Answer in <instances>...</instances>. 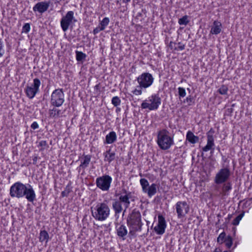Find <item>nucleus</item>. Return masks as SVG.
<instances>
[{"mask_svg":"<svg viewBox=\"0 0 252 252\" xmlns=\"http://www.w3.org/2000/svg\"><path fill=\"white\" fill-rule=\"evenodd\" d=\"M11 197L17 198L25 197L30 202L36 199V194L32 187L30 184H24L20 182L15 183L10 188Z\"/></svg>","mask_w":252,"mask_h":252,"instance_id":"obj_1","label":"nucleus"},{"mask_svg":"<svg viewBox=\"0 0 252 252\" xmlns=\"http://www.w3.org/2000/svg\"><path fill=\"white\" fill-rule=\"evenodd\" d=\"M157 143L160 149L167 150L174 145V138L166 129L163 128L158 132Z\"/></svg>","mask_w":252,"mask_h":252,"instance_id":"obj_2","label":"nucleus"},{"mask_svg":"<svg viewBox=\"0 0 252 252\" xmlns=\"http://www.w3.org/2000/svg\"><path fill=\"white\" fill-rule=\"evenodd\" d=\"M91 213L95 220L104 221L109 217L110 209L107 202L98 203L95 207L91 208Z\"/></svg>","mask_w":252,"mask_h":252,"instance_id":"obj_3","label":"nucleus"},{"mask_svg":"<svg viewBox=\"0 0 252 252\" xmlns=\"http://www.w3.org/2000/svg\"><path fill=\"white\" fill-rule=\"evenodd\" d=\"M127 224L132 229L129 233L132 234L133 232L141 231L143 223L141 221V216L140 212L134 209L128 215L127 219Z\"/></svg>","mask_w":252,"mask_h":252,"instance_id":"obj_4","label":"nucleus"},{"mask_svg":"<svg viewBox=\"0 0 252 252\" xmlns=\"http://www.w3.org/2000/svg\"><path fill=\"white\" fill-rule=\"evenodd\" d=\"M161 101L158 94H152L147 99L143 101L141 107L142 109H148L149 110H157L160 105Z\"/></svg>","mask_w":252,"mask_h":252,"instance_id":"obj_5","label":"nucleus"},{"mask_svg":"<svg viewBox=\"0 0 252 252\" xmlns=\"http://www.w3.org/2000/svg\"><path fill=\"white\" fill-rule=\"evenodd\" d=\"M64 102V94L63 89L55 90L51 96V104L55 107H60Z\"/></svg>","mask_w":252,"mask_h":252,"instance_id":"obj_6","label":"nucleus"},{"mask_svg":"<svg viewBox=\"0 0 252 252\" xmlns=\"http://www.w3.org/2000/svg\"><path fill=\"white\" fill-rule=\"evenodd\" d=\"M231 176V171L228 167L222 168L219 170L214 178V182L217 185L227 182Z\"/></svg>","mask_w":252,"mask_h":252,"instance_id":"obj_7","label":"nucleus"},{"mask_svg":"<svg viewBox=\"0 0 252 252\" xmlns=\"http://www.w3.org/2000/svg\"><path fill=\"white\" fill-rule=\"evenodd\" d=\"M139 84L137 88H147L151 86L154 82V78L152 75L149 73H143L137 78Z\"/></svg>","mask_w":252,"mask_h":252,"instance_id":"obj_8","label":"nucleus"},{"mask_svg":"<svg viewBox=\"0 0 252 252\" xmlns=\"http://www.w3.org/2000/svg\"><path fill=\"white\" fill-rule=\"evenodd\" d=\"M112 181V179L109 175H105L96 178V185L102 191H108L110 188Z\"/></svg>","mask_w":252,"mask_h":252,"instance_id":"obj_9","label":"nucleus"},{"mask_svg":"<svg viewBox=\"0 0 252 252\" xmlns=\"http://www.w3.org/2000/svg\"><path fill=\"white\" fill-rule=\"evenodd\" d=\"M140 183L142 187L143 192L148 194L149 197L154 195L157 192V185L156 184H152L149 186L148 180L145 178H142L140 180Z\"/></svg>","mask_w":252,"mask_h":252,"instance_id":"obj_10","label":"nucleus"},{"mask_svg":"<svg viewBox=\"0 0 252 252\" xmlns=\"http://www.w3.org/2000/svg\"><path fill=\"white\" fill-rule=\"evenodd\" d=\"M76 22L74 16V12L72 11H68L64 16L61 20V26L63 32H66L70 25Z\"/></svg>","mask_w":252,"mask_h":252,"instance_id":"obj_11","label":"nucleus"},{"mask_svg":"<svg viewBox=\"0 0 252 252\" xmlns=\"http://www.w3.org/2000/svg\"><path fill=\"white\" fill-rule=\"evenodd\" d=\"M33 82V84L31 86H27L25 89L26 95L30 99L33 98L39 92L41 84L40 81L38 78L34 79Z\"/></svg>","mask_w":252,"mask_h":252,"instance_id":"obj_12","label":"nucleus"},{"mask_svg":"<svg viewBox=\"0 0 252 252\" xmlns=\"http://www.w3.org/2000/svg\"><path fill=\"white\" fill-rule=\"evenodd\" d=\"M176 211L179 219H181L186 216L189 211V204L186 201H178L176 203Z\"/></svg>","mask_w":252,"mask_h":252,"instance_id":"obj_13","label":"nucleus"},{"mask_svg":"<svg viewBox=\"0 0 252 252\" xmlns=\"http://www.w3.org/2000/svg\"><path fill=\"white\" fill-rule=\"evenodd\" d=\"M214 131L211 128L207 133V144L205 146L202 148V151L203 152H208L211 151V153L214 152L215 150V143L214 138Z\"/></svg>","mask_w":252,"mask_h":252,"instance_id":"obj_14","label":"nucleus"},{"mask_svg":"<svg viewBox=\"0 0 252 252\" xmlns=\"http://www.w3.org/2000/svg\"><path fill=\"white\" fill-rule=\"evenodd\" d=\"M214 131L211 128L207 133V144L205 146L202 148V151L203 152H208L211 151V153L214 152L215 150V143L214 138Z\"/></svg>","mask_w":252,"mask_h":252,"instance_id":"obj_15","label":"nucleus"},{"mask_svg":"<svg viewBox=\"0 0 252 252\" xmlns=\"http://www.w3.org/2000/svg\"><path fill=\"white\" fill-rule=\"evenodd\" d=\"M166 227V221L162 215L158 216V225L155 226L154 230L158 235L163 234Z\"/></svg>","mask_w":252,"mask_h":252,"instance_id":"obj_16","label":"nucleus"},{"mask_svg":"<svg viewBox=\"0 0 252 252\" xmlns=\"http://www.w3.org/2000/svg\"><path fill=\"white\" fill-rule=\"evenodd\" d=\"M50 4V1L38 2L33 7V11L34 12H38L40 14H42L48 10Z\"/></svg>","mask_w":252,"mask_h":252,"instance_id":"obj_17","label":"nucleus"},{"mask_svg":"<svg viewBox=\"0 0 252 252\" xmlns=\"http://www.w3.org/2000/svg\"><path fill=\"white\" fill-rule=\"evenodd\" d=\"M126 194H121L119 198V201L121 203L124 205L125 207V211L129 207L130 205V198H131V192L127 193L126 191L125 190Z\"/></svg>","mask_w":252,"mask_h":252,"instance_id":"obj_18","label":"nucleus"},{"mask_svg":"<svg viewBox=\"0 0 252 252\" xmlns=\"http://www.w3.org/2000/svg\"><path fill=\"white\" fill-rule=\"evenodd\" d=\"M116 230L118 236L125 240L127 234L126 227L124 224H117L116 225Z\"/></svg>","mask_w":252,"mask_h":252,"instance_id":"obj_19","label":"nucleus"},{"mask_svg":"<svg viewBox=\"0 0 252 252\" xmlns=\"http://www.w3.org/2000/svg\"><path fill=\"white\" fill-rule=\"evenodd\" d=\"M222 24L218 21H214L211 28L210 33L218 34L221 32Z\"/></svg>","mask_w":252,"mask_h":252,"instance_id":"obj_20","label":"nucleus"},{"mask_svg":"<svg viewBox=\"0 0 252 252\" xmlns=\"http://www.w3.org/2000/svg\"><path fill=\"white\" fill-rule=\"evenodd\" d=\"M91 159V156L89 155H84L82 159L81 160V164L78 167L79 171L80 170H85L89 165Z\"/></svg>","mask_w":252,"mask_h":252,"instance_id":"obj_21","label":"nucleus"},{"mask_svg":"<svg viewBox=\"0 0 252 252\" xmlns=\"http://www.w3.org/2000/svg\"><path fill=\"white\" fill-rule=\"evenodd\" d=\"M117 137L116 132L112 131L106 135L104 143L107 144H112L116 141Z\"/></svg>","mask_w":252,"mask_h":252,"instance_id":"obj_22","label":"nucleus"},{"mask_svg":"<svg viewBox=\"0 0 252 252\" xmlns=\"http://www.w3.org/2000/svg\"><path fill=\"white\" fill-rule=\"evenodd\" d=\"M104 156V160L110 163L111 161L114 160L116 158V154L115 152L111 151V149H109L103 153Z\"/></svg>","mask_w":252,"mask_h":252,"instance_id":"obj_23","label":"nucleus"},{"mask_svg":"<svg viewBox=\"0 0 252 252\" xmlns=\"http://www.w3.org/2000/svg\"><path fill=\"white\" fill-rule=\"evenodd\" d=\"M57 107L54 106L52 109L49 110V116L51 118H57L61 117L63 113L62 111L56 108Z\"/></svg>","mask_w":252,"mask_h":252,"instance_id":"obj_24","label":"nucleus"},{"mask_svg":"<svg viewBox=\"0 0 252 252\" xmlns=\"http://www.w3.org/2000/svg\"><path fill=\"white\" fill-rule=\"evenodd\" d=\"M199 137L195 136L193 132L189 130L187 132L186 135V140L188 141L191 144H195L199 141Z\"/></svg>","mask_w":252,"mask_h":252,"instance_id":"obj_25","label":"nucleus"},{"mask_svg":"<svg viewBox=\"0 0 252 252\" xmlns=\"http://www.w3.org/2000/svg\"><path fill=\"white\" fill-rule=\"evenodd\" d=\"M221 188V194L222 196H228L229 192L232 189V184L230 182H226L222 184Z\"/></svg>","mask_w":252,"mask_h":252,"instance_id":"obj_26","label":"nucleus"},{"mask_svg":"<svg viewBox=\"0 0 252 252\" xmlns=\"http://www.w3.org/2000/svg\"><path fill=\"white\" fill-rule=\"evenodd\" d=\"M112 207L116 214H120L123 210L122 204L119 200L113 202Z\"/></svg>","mask_w":252,"mask_h":252,"instance_id":"obj_27","label":"nucleus"},{"mask_svg":"<svg viewBox=\"0 0 252 252\" xmlns=\"http://www.w3.org/2000/svg\"><path fill=\"white\" fill-rule=\"evenodd\" d=\"M49 240V234L46 230H42L39 234V241L41 242H47Z\"/></svg>","mask_w":252,"mask_h":252,"instance_id":"obj_28","label":"nucleus"},{"mask_svg":"<svg viewBox=\"0 0 252 252\" xmlns=\"http://www.w3.org/2000/svg\"><path fill=\"white\" fill-rule=\"evenodd\" d=\"M75 53L76 60L78 62H82L87 57L85 53L81 51H76Z\"/></svg>","mask_w":252,"mask_h":252,"instance_id":"obj_29","label":"nucleus"},{"mask_svg":"<svg viewBox=\"0 0 252 252\" xmlns=\"http://www.w3.org/2000/svg\"><path fill=\"white\" fill-rule=\"evenodd\" d=\"M71 191L72 187H71L70 185L68 184L66 186L65 189L62 192L61 195L62 197H67L68 196L69 193Z\"/></svg>","mask_w":252,"mask_h":252,"instance_id":"obj_30","label":"nucleus"},{"mask_svg":"<svg viewBox=\"0 0 252 252\" xmlns=\"http://www.w3.org/2000/svg\"><path fill=\"white\" fill-rule=\"evenodd\" d=\"M189 20H188V16L187 15H185L181 18H180L178 20V23L180 25H187L189 23Z\"/></svg>","mask_w":252,"mask_h":252,"instance_id":"obj_31","label":"nucleus"},{"mask_svg":"<svg viewBox=\"0 0 252 252\" xmlns=\"http://www.w3.org/2000/svg\"><path fill=\"white\" fill-rule=\"evenodd\" d=\"M110 22L109 18L108 17H105L103 20L100 21L99 25L104 29L108 25Z\"/></svg>","mask_w":252,"mask_h":252,"instance_id":"obj_32","label":"nucleus"},{"mask_svg":"<svg viewBox=\"0 0 252 252\" xmlns=\"http://www.w3.org/2000/svg\"><path fill=\"white\" fill-rule=\"evenodd\" d=\"M223 243L227 248H230L233 243L232 237L230 236H227Z\"/></svg>","mask_w":252,"mask_h":252,"instance_id":"obj_33","label":"nucleus"},{"mask_svg":"<svg viewBox=\"0 0 252 252\" xmlns=\"http://www.w3.org/2000/svg\"><path fill=\"white\" fill-rule=\"evenodd\" d=\"M228 90V87L226 85H222L218 91L220 94L225 95L227 94Z\"/></svg>","mask_w":252,"mask_h":252,"instance_id":"obj_34","label":"nucleus"},{"mask_svg":"<svg viewBox=\"0 0 252 252\" xmlns=\"http://www.w3.org/2000/svg\"><path fill=\"white\" fill-rule=\"evenodd\" d=\"M244 215V212L239 214L232 221V224L237 225L239 224L240 221L241 220Z\"/></svg>","mask_w":252,"mask_h":252,"instance_id":"obj_35","label":"nucleus"},{"mask_svg":"<svg viewBox=\"0 0 252 252\" xmlns=\"http://www.w3.org/2000/svg\"><path fill=\"white\" fill-rule=\"evenodd\" d=\"M226 238L225 233L224 232L221 233L217 238L218 243L220 244L223 243Z\"/></svg>","mask_w":252,"mask_h":252,"instance_id":"obj_36","label":"nucleus"},{"mask_svg":"<svg viewBox=\"0 0 252 252\" xmlns=\"http://www.w3.org/2000/svg\"><path fill=\"white\" fill-rule=\"evenodd\" d=\"M112 104L115 107L120 105L121 100L118 96H114L112 98L111 100Z\"/></svg>","mask_w":252,"mask_h":252,"instance_id":"obj_37","label":"nucleus"},{"mask_svg":"<svg viewBox=\"0 0 252 252\" xmlns=\"http://www.w3.org/2000/svg\"><path fill=\"white\" fill-rule=\"evenodd\" d=\"M38 147H41V151H43L48 148L47 142L45 140H41L39 142Z\"/></svg>","mask_w":252,"mask_h":252,"instance_id":"obj_38","label":"nucleus"},{"mask_svg":"<svg viewBox=\"0 0 252 252\" xmlns=\"http://www.w3.org/2000/svg\"><path fill=\"white\" fill-rule=\"evenodd\" d=\"M178 93L179 95V98L184 97L186 95V90L184 88L179 87L178 89Z\"/></svg>","mask_w":252,"mask_h":252,"instance_id":"obj_39","label":"nucleus"},{"mask_svg":"<svg viewBox=\"0 0 252 252\" xmlns=\"http://www.w3.org/2000/svg\"><path fill=\"white\" fill-rule=\"evenodd\" d=\"M178 45L176 47H175L174 50L176 51H182L185 49V45L183 43L181 42H178L177 43Z\"/></svg>","mask_w":252,"mask_h":252,"instance_id":"obj_40","label":"nucleus"},{"mask_svg":"<svg viewBox=\"0 0 252 252\" xmlns=\"http://www.w3.org/2000/svg\"><path fill=\"white\" fill-rule=\"evenodd\" d=\"M31 29L30 25L29 23H26L22 28V32L28 33L30 32Z\"/></svg>","mask_w":252,"mask_h":252,"instance_id":"obj_41","label":"nucleus"},{"mask_svg":"<svg viewBox=\"0 0 252 252\" xmlns=\"http://www.w3.org/2000/svg\"><path fill=\"white\" fill-rule=\"evenodd\" d=\"M132 93L136 95H141L142 93V89L137 87V88L132 91Z\"/></svg>","mask_w":252,"mask_h":252,"instance_id":"obj_42","label":"nucleus"},{"mask_svg":"<svg viewBox=\"0 0 252 252\" xmlns=\"http://www.w3.org/2000/svg\"><path fill=\"white\" fill-rule=\"evenodd\" d=\"M104 30L99 25L98 27H96L94 30H93V33L94 34H96L98 33L99 32H100L101 31Z\"/></svg>","mask_w":252,"mask_h":252,"instance_id":"obj_43","label":"nucleus"},{"mask_svg":"<svg viewBox=\"0 0 252 252\" xmlns=\"http://www.w3.org/2000/svg\"><path fill=\"white\" fill-rule=\"evenodd\" d=\"M193 100V97L191 95H189L188 96L186 99L184 100V102L186 101L188 103L189 105H191V103L192 102Z\"/></svg>","mask_w":252,"mask_h":252,"instance_id":"obj_44","label":"nucleus"},{"mask_svg":"<svg viewBox=\"0 0 252 252\" xmlns=\"http://www.w3.org/2000/svg\"><path fill=\"white\" fill-rule=\"evenodd\" d=\"M4 53L3 49V44L1 41H0V58L1 57Z\"/></svg>","mask_w":252,"mask_h":252,"instance_id":"obj_45","label":"nucleus"},{"mask_svg":"<svg viewBox=\"0 0 252 252\" xmlns=\"http://www.w3.org/2000/svg\"><path fill=\"white\" fill-rule=\"evenodd\" d=\"M31 128L33 129H37L39 127L38 124L36 122H34L32 125H31Z\"/></svg>","mask_w":252,"mask_h":252,"instance_id":"obj_46","label":"nucleus"},{"mask_svg":"<svg viewBox=\"0 0 252 252\" xmlns=\"http://www.w3.org/2000/svg\"><path fill=\"white\" fill-rule=\"evenodd\" d=\"M176 45H177L176 43H175L174 42L171 41L169 43V47L171 48V49L174 50V48H175V47H176Z\"/></svg>","mask_w":252,"mask_h":252,"instance_id":"obj_47","label":"nucleus"},{"mask_svg":"<svg viewBox=\"0 0 252 252\" xmlns=\"http://www.w3.org/2000/svg\"><path fill=\"white\" fill-rule=\"evenodd\" d=\"M37 158H38L37 156H34L32 160H33V164H36Z\"/></svg>","mask_w":252,"mask_h":252,"instance_id":"obj_48","label":"nucleus"},{"mask_svg":"<svg viewBox=\"0 0 252 252\" xmlns=\"http://www.w3.org/2000/svg\"><path fill=\"white\" fill-rule=\"evenodd\" d=\"M214 252H221V251L220 249H216L215 251ZM223 252H228L227 251H225Z\"/></svg>","mask_w":252,"mask_h":252,"instance_id":"obj_49","label":"nucleus"},{"mask_svg":"<svg viewBox=\"0 0 252 252\" xmlns=\"http://www.w3.org/2000/svg\"><path fill=\"white\" fill-rule=\"evenodd\" d=\"M121 111V108H119V107H117L116 108V111L117 113H118L119 112H120Z\"/></svg>","mask_w":252,"mask_h":252,"instance_id":"obj_50","label":"nucleus"},{"mask_svg":"<svg viewBox=\"0 0 252 252\" xmlns=\"http://www.w3.org/2000/svg\"><path fill=\"white\" fill-rule=\"evenodd\" d=\"M218 150L220 151V148L219 147L218 148Z\"/></svg>","mask_w":252,"mask_h":252,"instance_id":"obj_51","label":"nucleus"}]
</instances>
